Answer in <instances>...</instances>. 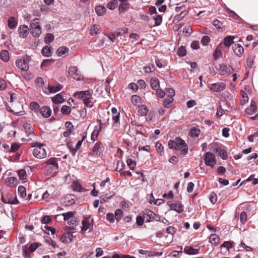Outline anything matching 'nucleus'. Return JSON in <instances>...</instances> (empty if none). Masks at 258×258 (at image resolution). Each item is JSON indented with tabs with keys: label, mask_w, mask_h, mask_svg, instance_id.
I'll return each instance as SVG.
<instances>
[{
	"label": "nucleus",
	"mask_w": 258,
	"mask_h": 258,
	"mask_svg": "<svg viewBox=\"0 0 258 258\" xmlns=\"http://www.w3.org/2000/svg\"><path fill=\"white\" fill-rule=\"evenodd\" d=\"M32 147H34L33 150V155L38 159H43L46 156V152L43 148V145L38 143H33Z\"/></svg>",
	"instance_id": "1"
},
{
	"label": "nucleus",
	"mask_w": 258,
	"mask_h": 258,
	"mask_svg": "<svg viewBox=\"0 0 258 258\" xmlns=\"http://www.w3.org/2000/svg\"><path fill=\"white\" fill-rule=\"evenodd\" d=\"M38 19H35L30 23L31 33L34 37H38L41 33V28L38 24Z\"/></svg>",
	"instance_id": "2"
},
{
	"label": "nucleus",
	"mask_w": 258,
	"mask_h": 258,
	"mask_svg": "<svg viewBox=\"0 0 258 258\" xmlns=\"http://www.w3.org/2000/svg\"><path fill=\"white\" fill-rule=\"evenodd\" d=\"M30 60V57L26 55L23 59H17L16 61V64L21 70L27 71L29 69V62Z\"/></svg>",
	"instance_id": "3"
},
{
	"label": "nucleus",
	"mask_w": 258,
	"mask_h": 258,
	"mask_svg": "<svg viewBox=\"0 0 258 258\" xmlns=\"http://www.w3.org/2000/svg\"><path fill=\"white\" fill-rule=\"evenodd\" d=\"M206 165L214 168L217 163L215 155L210 152H207L204 157Z\"/></svg>",
	"instance_id": "4"
},
{
	"label": "nucleus",
	"mask_w": 258,
	"mask_h": 258,
	"mask_svg": "<svg viewBox=\"0 0 258 258\" xmlns=\"http://www.w3.org/2000/svg\"><path fill=\"white\" fill-rule=\"evenodd\" d=\"M215 68L221 75L225 76H228L234 71V69L231 66H227L224 63L218 64L215 66Z\"/></svg>",
	"instance_id": "5"
},
{
	"label": "nucleus",
	"mask_w": 258,
	"mask_h": 258,
	"mask_svg": "<svg viewBox=\"0 0 258 258\" xmlns=\"http://www.w3.org/2000/svg\"><path fill=\"white\" fill-rule=\"evenodd\" d=\"M2 201L4 203L10 204H17L19 203L16 197H14L12 194L9 192L2 194Z\"/></svg>",
	"instance_id": "6"
},
{
	"label": "nucleus",
	"mask_w": 258,
	"mask_h": 258,
	"mask_svg": "<svg viewBox=\"0 0 258 258\" xmlns=\"http://www.w3.org/2000/svg\"><path fill=\"white\" fill-rule=\"evenodd\" d=\"M167 204L169 205L171 210L175 211L178 213H181L183 211V206L181 203L179 201H174L173 203L169 201Z\"/></svg>",
	"instance_id": "7"
},
{
	"label": "nucleus",
	"mask_w": 258,
	"mask_h": 258,
	"mask_svg": "<svg viewBox=\"0 0 258 258\" xmlns=\"http://www.w3.org/2000/svg\"><path fill=\"white\" fill-rule=\"evenodd\" d=\"M69 74L71 77L78 81L81 80L83 78L76 67H72L70 68Z\"/></svg>",
	"instance_id": "8"
},
{
	"label": "nucleus",
	"mask_w": 258,
	"mask_h": 258,
	"mask_svg": "<svg viewBox=\"0 0 258 258\" xmlns=\"http://www.w3.org/2000/svg\"><path fill=\"white\" fill-rule=\"evenodd\" d=\"M46 164L47 165V168L48 170H50V171L56 172V170L58 169V164L56 159L54 158H51L48 160L46 161Z\"/></svg>",
	"instance_id": "9"
},
{
	"label": "nucleus",
	"mask_w": 258,
	"mask_h": 258,
	"mask_svg": "<svg viewBox=\"0 0 258 258\" xmlns=\"http://www.w3.org/2000/svg\"><path fill=\"white\" fill-rule=\"evenodd\" d=\"M226 86L223 83H216L211 84L210 89L214 92H221L225 89Z\"/></svg>",
	"instance_id": "10"
},
{
	"label": "nucleus",
	"mask_w": 258,
	"mask_h": 258,
	"mask_svg": "<svg viewBox=\"0 0 258 258\" xmlns=\"http://www.w3.org/2000/svg\"><path fill=\"white\" fill-rule=\"evenodd\" d=\"M177 144L178 145H184L185 144V141L182 139L177 137L175 138V140H170L168 142V146L170 149H174L177 146Z\"/></svg>",
	"instance_id": "11"
},
{
	"label": "nucleus",
	"mask_w": 258,
	"mask_h": 258,
	"mask_svg": "<svg viewBox=\"0 0 258 258\" xmlns=\"http://www.w3.org/2000/svg\"><path fill=\"white\" fill-rule=\"evenodd\" d=\"M143 216L145 219V222H149L155 219V214L149 209H146Z\"/></svg>",
	"instance_id": "12"
},
{
	"label": "nucleus",
	"mask_w": 258,
	"mask_h": 258,
	"mask_svg": "<svg viewBox=\"0 0 258 258\" xmlns=\"http://www.w3.org/2000/svg\"><path fill=\"white\" fill-rule=\"evenodd\" d=\"M18 31L20 35V37L26 38L29 33V28L28 26L26 25H20L19 27Z\"/></svg>",
	"instance_id": "13"
},
{
	"label": "nucleus",
	"mask_w": 258,
	"mask_h": 258,
	"mask_svg": "<svg viewBox=\"0 0 258 258\" xmlns=\"http://www.w3.org/2000/svg\"><path fill=\"white\" fill-rule=\"evenodd\" d=\"M234 53L238 57H240L243 53L244 49L243 47L238 44H235L232 46Z\"/></svg>",
	"instance_id": "14"
},
{
	"label": "nucleus",
	"mask_w": 258,
	"mask_h": 258,
	"mask_svg": "<svg viewBox=\"0 0 258 258\" xmlns=\"http://www.w3.org/2000/svg\"><path fill=\"white\" fill-rule=\"evenodd\" d=\"M195 247H185L184 249V252L187 254H196L199 253L200 247L198 245L195 246Z\"/></svg>",
	"instance_id": "15"
},
{
	"label": "nucleus",
	"mask_w": 258,
	"mask_h": 258,
	"mask_svg": "<svg viewBox=\"0 0 258 258\" xmlns=\"http://www.w3.org/2000/svg\"><path fill=\"white\" fill-rule=\"evenodd\" d=\"M40 114L44 117H48L51 115V110L48 106H43L39 109Z\"/></svg>",
	"instance_id": "16"
},
{
	"label": "nucleus",
	"mask_w": 258,
	"mask_h": 258,
	"mask_svg": "<svg viewBox=\"0 0 258 258\" xmlns=\"http://www.w3.org/2000/svg\"><path fill=\"white\" fill-rule=\"evenodd\" d=\"M73 234L70 232L64 233L61 236V241L64 243L71 242L72 241Z\"/></svg>",
	"instance_id": "17"
},
{
	"label": "nucleus",
	"mask_w": 258,
	"mask_h": 258,
	"mask_svg": "<svg viewBox=\"0 0 258 258\" xmlns=\"http://www.w3.org/2000/svg\"><path fill=\"white\" fill-rule=\"evenodd\" d=\"M82 226L81 228L82 231H86L88 229H92L93 225L91 224L89 221L88 218H85L82 222Z\"/></svg>",
	"instance_id": "18"
},
{
	"label": "nucleus",
	"mask_w": 258,
	"mask_h": 258,
	"mask_svg": "<svg viewBox=\"0 0 258 258\" xmlns=\"http://www.w3.org/2000/svg\"><path fill=\"white\" fill-rule=\"evenodd\" d=\"M256 111V106L255 102L254 101H251L249 107L245 109V112L247 114L249 115L253 114Z\"/></svg>",
	"instance_id": "19"
},
{
	"label": "nucleus",
	"mask_w": 258,
	"mask_h": 258,
	"mask_svg": "<svg viewBox=\"0 0 258 258\" xmlns=\"http://www.w3.org/2000/svg\"><path fill=\"white\" fill-rule=\"evenodd\" d=\"M103 148V145L100 142H97L93 149V152L95 153L97 156H100L102 152L101 149Z\"/></svg>",
	"instance_id": "20"
},
{
	"label": "nucleus",
	"mask_w": 258,
	"mask_h": 258,
	"mask_svg": "<svg viewBox=\"0 0 258 258\" xmlns=\"http://www.w3.org/2000/svg\"><path fill=\"white\" fill-rule=\"evenodd\" d=\"M175 149L176 150H181L180 153L182 155H186L188 152V147L185 142L184 145H178L177 144Z\"/></svg>",
	"instance_id": "21"
},
{
	"label": "nucleus",
	"mask_w": 258,
	"mask_h": 258,
	"mask_svg": "<svg viewBox=\"0 0 258 258\" xmlns=\"http://www.w3.org/2000/svg\"><path fill=\"white\" fill-rule=\"evenodd\" d=\"M5 182L9 186H16L17 184L18 179L15 177H10L5 179Z\"/></svg>",
	"instance_id": "22"
},
{
	"label": "nucleus",
	"mask_w": 258,
	"mask_h": 258,
	"mask_svg": "<svg viewBox=\"0 0 258 258\" xmlns=\"http://www.w3.org/2000/svg\"><path fill=\"white\" fill-rule=\"evenodd\" d=\"M76 95H78V97L80 98H81L84 102L86 98L89 97L90 94L88 91H82L76 93Z\"/></svg>",
	"instance_id": "23"
},
{
	"label": "nucleus",
	"mask_w": 258,
	"mask_h": 258,
	"mask_svg": "<svg viewBox=\"0 0 258 258\" xmlns=\"http://www.w3.org/2000/svg\"><path fill=\"white\" fill-rule=\"evenodd\" d=\"M234 37L232 36H226L223 40V44L225 46L229 47L232 44L234 43Z\"/></svg>",
	"instance_id": "24"
},
{
	"label": "nucleus",
	"mask_w": 258,
	"mask_h": 258,
	"mask_svg": "<svg viewBox=\"0 0 258 258\" xmlns=\"http://www.w3.org/2000/svg\"><path fill=\"white\" fill-rule=\"evenodd\" d=\"M8 22L9 27L11 29H15L18 23L16 19L13 17H10L9 19Z\"/></svg>",
	"instance_id": "25"
},
{
	"label": "nucleus",
	"mask_w": 258,
	"mask_h": 258,
	"mask_svg": "<svg viewBox=\"0 0 258 258\" xmlns=\"http://www.w3.org/2000/svg\"><path fill=\"white\" fill-rule=\"evenodd\" d=\"M150 85L151 88L156 90L159 87V84L158 80L157 78H153L150 81Z\"/></svg>",
	"instance_id": "26"
},
{
	"label": "nucleus",
	"mask_w": 258,
	"mask_h": 258,
	"mask_svg": "<svg viewBox=\"0 0 258 258\" xmlns=\"http://www.w3.org/2000/svg\"><path fill=\"white\" fill-rule=\"evenodd\" d=\"M95 11L98 16H103L106 12V8L102 6H97L95 7Z\"/></svg>",
	"instance_id": "27"
},
{
	"label": "nucleus",
	"mask_w": 258,
	"mask_h": 258,
	"mask_svg": "<svg viewBox=\"0 0 258 258\" xmlns=\"http://www.w3.org/2000/svg\"><path fill=\"white\" fill-rule=\"evenodd\" d=\"M118 6V1L117 0H112L109 2L106 7L109 10H113L117 8Z\"/></svg>",
	"instance_id": "28"
},
{
	"label": "nucleus",
	"mask_w": 258,
	"mask_h": 258,
	"mask_svg": "<svg viewBox=\"0 0 258 258\" xmlns=\"http://www.w3.org/2000/svg\"><path fill=\"white\" fill-rule=\"evenodd\" d=\"M1 59L7 62L9 60V53L8 51L4 50H2L0 53Z\"/></svg>",
	"instance_id": "29"
},
{
	"label": "nucleus",
	"mask_w": 258,
	"mask_h": 258,
	"mask_svg": "<svg viewBox=\"0 0 258 258\" xmlns=\"http://www.w3.org/2000/svg\"><path fill=\"white\" fill-rule=\"evenodd\" d=\"M79 222V220L75 217H73L68 222V224L71 226L70 229L71 230L75 229V226Z\"/></svg>",
	"instance_id": "30"
},
{
	"label": "nucleus",
	"mask_w": 258,
	"mask_h": 258,
	"mask_svg": "<svg viewBox=\"0 0 258 258\" xmlns=\"http://www.w3.org/2000/svg\"><path fill=\"white\" fill-rule=\"evenodd\" d=\"M62 88V86L60 85H58L56 86L49 85L48 86V89L50 93H56Z\"/></svg>",
	"instance_id": "31"
},
{
	"label": "nucleus",
	"mask_w": 258,
	"mask_h": 258,
	"mask_svg": "<svg viewBox=\"0 0 258 258\" xmlns=\"http://www.w3.org/2000/svg\"><path fill=\"white\" fill-rule=\"evenodd\" d=\"M100 26L99 25H94L91 27L90 29V34L92 36L96 35L100 32Z\"/></svg>",
	"instance_id": "32"
},
{
	"label": "nucleus",
	"mask_w": 258,
	"mask_h": 258,
	"mask_svg": "<svg viewBox=\"0 0 258 258\" xmlns=\"http://www.w3.org/2000/svg\"><path fill=\"white\" fill-rule=\"evenodd\" d=\"M200 132V130L199 128L193 127L190 129L189 135L192 137H198Z\"/></svg>",
	"instance_id": "33"
},
{
	"label": "nucleus",
	"mask_w": 258,
	"mask_h": 258,
	"mask_svg": "<svg viewBox=\"0 0 258 258\" xmlns=\"http://www.w3.org/2000/svg\"><path fill=\"white\" fill-rule=\"evenodd\" d=\"M141 97L137 95H133L131 98L132 103L136 106L139 105L141 103Z\"/></svg>",
	"instance_id": "34"
},
{
	"label": "nucleus",
	"mask_w": 258,
	"mask_h": 258,
	"mask_svg": "<svg viewBox=\"0 0 258 258\" xmlns=\"http://www.w3.org/2000/svg\"><path fill=\"white\" fill-rule=\"evenodd\" d=\"M18 192L19 195L22 198H25L26 197V189L23 186L20 185L18 187Z\"/></svg>",
	"instance_id": "35"
},
{
	"label": "nucleus",
	"mask_w": 258,
	"mask_h": 258,
	"mask_svg": "<svg viewBox=\"0 0 258 258\" xmlns=\"http://www.w3.org/2000/svg\"><path fill=\"white\" fill-rule=\"evenodd\" d=\"M52 100L55 104L61 103L64 101V99L60 94H57L54 97L52 98Z\"/></svg>",
	"instance_id": "36"
},
{
	"label": "nucleus",
	"mask_w": 258,
	"mask_h": 258,
	"mask_svg": "<svg viewBox=\"0 0 258 258\" xmlns=\"http://www.w3.org/2000/svg\"><path fill=\"white\" fill-rule=\"evenodd\" d=\"M173 100V98H165L163 101V105L166 108H170L172 105Z\"/></svg>",
	"instance_id": "37"
},
{
	"label": "nucleus",
	"mask_w": 258,
	"mask_h": 258,
	"mask_svg": "<svg viewBox=\"0 0 258 258\" xmlns=\"http://www.w3.org/2000/svg\"><path fill=\"white\" fill-rule=\"evenodd\" d=\"M69 52V49L66 47H60L57 50V53L58 56H61Z\"/></svg>",
	"instance_id": "38"
},
{
	"label": "nucleus",
	"mask_w": 258,
	"mask_h": 258,
	"mask_svg": "<svg viewBox=\"0 0 258 258\" xmlns=\"http://www.w3.org/2000/svg\"><path fill=\"white\" fill-rule=\"evenodd\" d=\"M41 52L44 56H49L51 55V47L45 46L42 49Z\"/></svg>",
	"instance_id": "39"
},
{
	"label": "nucleus",
	"mask_w": 258,
	"mask_h": 258,
	"mask_svg": "<svg viewBox=\"0 0 258 258\" xmlns=\"http://www.w3.org/2000/svg\"><path fill=\"white\" fill-rule=\"evenodd\" d=\"M112 80V79H111L109 78H107L105 82L103 84L104 88H105V90L107 94L110 93V86L109 84Z\"/></svg>",
	"instance_id": "40"
},
{
	"label": "nucleus",
	"mask_w": 258,
	"mask_h": 258,
	"mask_svg": "<svg viewBox=\"0 0 258 258\" xmlns=\"http://www.w3.org/2000/svg\"><path fill=\"white\" fill-rule=\"evenodd\" d=\"M219 238L218 236L215 234H212L210 237L209 241L212 244L217 245L219 243Z\"/></svg>",
	"instance_id": "41"
},
{
	"label": "nucleus",
	"mask_w": 258,
	"mask_h": 258,
	"mask_svg": "<svg viewBox=\"0 0 258 258\" xmlns=\"http://www.w3.org/2000/svg\"><path fill=\"white\" fill-rule=\"evenodd\" d=\"M54 35L51 33H48L44 38V42L46 44H48L53 41Z\"/></svg>",
	"instance_id": "42"
},
{
	"label": "nucleus",
	"mask_w": 258,
	"mask_h": 258,
	"mask_svg": "<svg viewBox=\"0 0 258 258\" xmlns=\"http://www.w3.org/2000/svg\"><path fill=\"white\" fill-rule=\"evenodd\" d=\"M83 102L85 106L91 107L93 105V98L91 97V95L89 96V97L86 98Z\"/></svg>",
	"instance_id": "43"
},
{
	"label": "nucleus",
	"mask_w": 258,
	"mask_h": 258,
	"mask_svg": "<svg viewBox=\"0 0 258 258\" xmlns=\"http://www.w3.org/2000/svg\"><path fill=\"white\" fill-rule=\"evenodd\" d=\"M62 215L63 216L64 221L68 222L74 217V213L72 212H68L67 213H63Z\"/></svg>",
	"instance_id": "44"
},
{
	"label": "nucleus",
	"mask_w": 258,
	"mask_h": 258,
	"mask_svg": "<svg viewBox=\"0 0 258 258\" xmlns=\"http://www.w3.org/2000/svg\"><path fill=\"white\" fill-rule=\"evenodd\" d=\"M254 56L252 55H249L246 60V66L247 68L250 69L252 68L253 61H254Z\"/></svg>",
	"instance_id": "45"
},
{
	"label": "nucleus",
	"mask_w": 258,
	"mask_h": 258,
	"mask_svg": "<svg viewBox=\"0 0 258 258\" xmlns=\"http://www.w3.org/2000/svg\"><path fill=\"white\" fill-rule=\"evenodd\" d=\"M148 112V109L146 105H142L140 107V109L139 110V112L141 114L142 116H145L147 115Z\"/></svg>",
	"instance_id": "46"
},
{
	"label": "nucleus",
	"mask_w": 258,
	"mask_h": 258,
	"mask_svg": "<svg viewBox=\"0 0 258 258\" xmlns=\"http://www.w3.org/2000/svg\"><path fill=\"white\" fill-rule=\"evenodd\" d=\"M85 138H86V136H83L82 140L79 141L78 142V143H77L76 147L75 148V150H73V156H74L75 155L76 152L79 149V148L81 146L83 141H84V140L85 139Z\"/></svg>",
	"instance_id": "47"
},
{
	"label": "nucleus",
	"mask_w": 258,
	"mask_h": 258,
	"mask_svg": "<svg viewBox=\"0 0 258 258\" xmlns=\"http://www.w3.org/2000/svg\"><path fill=\"white\" fill-rule=\"evenodd\" d=\"M128 6L129 4L126 2L121 3V4L119 7V11L120 12L124 13L128 9Z\"/></svg>",
	"instance_id": "48"
},
{
	"label": "nucleus",
	"mask_w": 258,
	"mask_h": 258,
	"mask_svg": "<svg viewBox=\"0 0 258 258\" xmlns=\"http://www.w3.org/2000/svg\"><path fill=\"white\" fill-rule=\"evenodd\" d=\"M209 147L210 150L216 153H218L220 149L217 143L211 144L209 145Z\"/></svg>",
	"instance_id": "49"
},
{
	"label": "nucleus",
	"mask_w": 258,
	"mask_h": 258,
	"mask_svg": "<svg viewBox=\"0 0 258 258\" xmlns=\"http://www.w3.org/2000/svg\"><path fill=\"white\" fill-rule=\"evenodd\" d=\"M247 219V215L245 212H242L240 215V222L244 224L245 223Z\"/></svg>",
	"instance_id": "50"
},
{
	"label": "nucleus",
	"mask_w": 258,
	"mask_h": 258,
	"mask_svg": "<svg viewBox=\"0 0 258 258\" xmlns=\"http://www.w3.org/2000/svg\"><path fill=\"white\" fill-rule=\"evenodd\" d=\"M177 54L180 56H184L186 54V50L184 46H180L177 51Z\"/></svg>",
	"instance_id": "51"
},
{
	"label": "nucleus",
	"mask_w": 258,
	"mask_h": 258,
	"mask_svg": "<svg viewBox=\"0 0 258 258\" xmlns=\"http://www.w3.org/2000/svg\"><path fill=\"white\" fill-rule=\"evenodd\" d=\"M218 153L223 160H226L227 158V154L224 149H220Z\"/></svg>",
	"instance_id": "52"
},
{
	"label": "nucleus",
	"mask_w": 258,
	"mask_h": 258,
	"mask_svg": "<svg viewBox=\"0 0 258 258\" xmlns=\"http://www.w3.org/2000/svg\"><path fill=\"white\" fill-rule=\"evenodd\" d=\"M126 163L131 170L134 169L136 165V163L135 161L133 160L132 159H128L126 160Z\"/></svg>",
	"instance_id": "53"
},
{
	"label": "nucleus",
	"mask_w": 258,
	"mask_h": 258,
	"mask_svg": "<svg viewBox=\"0 0 258 258\" xmlns=\"http://www.w3.org/2000/svg\"><path fill=\"white\" fill-rule=\"evenodd\" d=\"M24 128L26 133L31 135L33 133V131L32 130V126L29 123H25L23 125Z\"/></svg>",
	"instance_id": "54"
},
{
	"label": "nucleus",
	"mask_w": 258,
	"mask_h": 258,
	"mask_svg": "<svg viewBox=\"0 0 258 258\" xmlns=\"http://www.w3.org/2000/svg\"><path fill=\"white\" fill-rule=\"evenodd\" d=\"M18 175L20 179H25L27 176L26 172L24 169H20L18 171Z\"/></svg>",
	"instance_id": "55"
},
{
	"label": "nucleus",
	"mask_w": 258,
	"mask_h": 258,
	"mask_svg": "<svg viewBox=\"0 0 258 258\" xmlns=\"http://www.w3.org/2000/svg\"><path fill=\"white\" fill-rule=\"evenodd\" d=\"M123 215V212L121 209H117L115 212V216L116 220L118 221L120 220Z\"/></svg>",
	"instance_id": "56"
},
{
	"label": "nucleus",
	"mask_w": 258,
	"mask_h": 258,
	"mask_svg": "<svg viewBox=\"0 0 258 258\" xmlns=\"http://www.w3.org/2000/svg\"><path fill=\"white\" fill-rule=\"evenodd\" d=\"M61 111L64 114H69L71 112L70 107L67 105H63L61 108Z\"/></svg>",
	"instance_id": "57"
},
{
	"label": "nucleus",
	"mask_w": 258,
	"mask_h": 258,
	"mask_svg": "<svg viewBox=\"0 0 258 258\" xmlns=\"http://www.w3.org/2000/svg\"><path fill=\"white\" fill-rule=\"evenodd\" d=\"M258 140V132L254 133L253 134L248 136V140L249 142H252L254 140Z\"/></svg>",
	"instance_id": "58"
},
{
	"label": "nucleus",
	"mask_w": 258,
	"mask_h": 258,
	"mask_svg": "<svg viewBox=\"0 0 258 258\" xmlns=\"http://www.w3.org/2000/svg\"><path fill=\"white\" fill-rule=\"evenodd\" d=\"M124 166L125 164H124L123 162H120L119 161H118L117 162V167L115 170L116 171L120 172L124 168Z\"/></svg>",
	"instance_id": "59"
},
{
	"label": "nucleus",
	"mask_w": 258,
	"mask_h": 258,
	"mask_svg": "<svg viewBox=\"0 0 258 258\" xmlns=\"http://www.w3.org/2000/svg\"><path fill=\"white\" fill-rule=\"evenodd\" d=\"M144 221L145 222V219L143 215L142 216H138L136 218V223L139 226L142 225Z\"/></svg>",
	"instance_id": "60"
},
{
	"label": "nucleus",
	"mask_w": 258,
	"mask_h": 258,
	"mask_svg": "<svg viewBox=\"0 0 258 258\" xmlns=\"http://www.w3.org/2000/svg\"><path fill=\"white\" fill-rule=\"evenodd\" d=\"M212 24L218 29H220L222 25V22L217 19L214 20L212 22Z\"/></svg>",
	"instance_id": "61"
},
{
	"label": "nucleus",
	"mask_w": 258,
	"mask_h": 258,
	"mask_svg": "<svg viewBox=\"0 0 258 258\" xmlns=\"http://www.w3.org/2000/svg\"><path fill=\"white\" fill-rule=\"evenodd\" d=\"M38 246H39L38 243H36V242L30 244V245L29 246V247L28 248L29 251L31 252L34 251L36 249V248L38 247Z\"/></svg>",
	"instance_id": "62"
},
{
	"label": "nucleus",
	"mask_w": 258,
	"mask_h": 258,
	"mask_svg": "<svg viewBox=\"0 0 258 258\" xmlns=\"http://www.w3.org/2000/svg\"><path fill=\"white\" fill-rule=\"evenodd\" d=\"M210 38L208 36H204L201 40V43L203 45H207L210 42Z\"/></svg>",
	"instance_id": "63"
},
{
	"label": "nucleus",
	"mask_w": 258,
	"mask_h": 258,
	"mask_svg": "<svg viewBox=\"0 0 258 258\" xmlns=\"http://www.w3.org/2000/svg\"><path fill=\"white\" fill-rule=\"evenodd\" d=\"M154 19L155 21V25L156 26H159L161 24L162 21V16L157 15L154 18Z\"/></svg>",
	"instance_id": "64"
}]
</instances>
